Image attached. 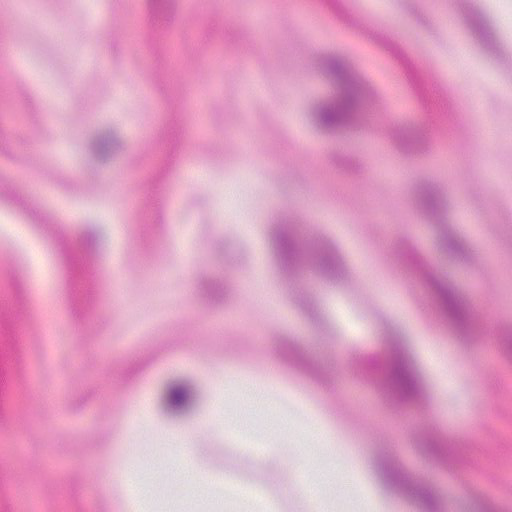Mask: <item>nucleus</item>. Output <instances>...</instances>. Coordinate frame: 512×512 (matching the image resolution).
<instances>
[{
    "label": "nucleus",
    "instance_id": "obj_1",
    "mask_svg": "<svg viewBox=\"0 0 512 512\" xmlns=\"http://www.w3.org/2000/svg\"><path fill=\"white\" fill-rule=\"evenodd\" d=\"M322 70L333 85L335 95L331 102L313 109L314 121L325 129L356 123L376 100L373 88L342 58L327 57L322 62Z\"/></svg>",
    "mask_w": 512,
    "mask_h": 512
},
{
    "label": "nucleus",
    "instance_id": "obj_2",
    "mask_svg": "<svg viewBox=\"0 0 512 512\" xmlns=\"http://www.w3.org/2000/svg\"><path fill=\"white\" fill-rule=\"evenodd\" d=\"M271 244L285 272L307 259L327 279L340 280L347 275L344 258L330 238L322 236L306 242L296 235L293 226H276L271 233Z\"/></svg>",
    "mask_w": 512,
    "mask_h": 512
},
{
    "label": "nucleus",
    "instance_id": "obj_3",
    "mask_svg": "<svg viewBox=\"0 0 512 512\" xmlns=\"http://www.w3.org/2000/svg\"><path fill=\"white\" fill-rule=\"evenodd\" d=\"M397 257L414 268L425 286L435 293L446 318L463 341H468L477 325L476 316L466 296L452 283L437 279L418 255L408 239H400L395 246Z\"/></svg>",
    "mask_w": 512,
    "mask_h": 512
},
{
    "label": "nucleus",
    "instance_id": "obj_4",
    "mask_svg": "<svg viewBox=\"0 0 512 512\" xmlns=\"http://www.w3.org/2000/svg\"><path fill=\"white\" fill-rule=\"evenodd\" d=\"M375 468L385 489L401 496L421 512H441L438 494L426 482L409 474L393 453H380Z\"/></svg>",
    "mask_w": 512,
    "mask_h": 512
},
{
    "label": "nucleus",
    "instance_id": "obj_5",
    "mask_svg": "<svg viewBox=\"0 0 512 512\" xmlns=\"http://www.w3.org/2000/svg\"><path fill=\"white\" fill-rule=\"evenodd\" d=\"M379 389L390 406L408 402L420 405L430 395L414 356L399 347L394 351L391 371L379 384Z\"/></svg>",
    "mask_w": 512,
    "mask_h": 512
},
{
    "label": "nucleus",
    "instance_id": "obj_6",
    "mask_svg": "<svg viewBox=\"0 0 512 512\" xmlns=\"http://www.w3.org/2000/svg\"><path fill=\"white\" fill-rule=\"evenodd\" d=\"M276 352L278 356L295 367L300 372L310 376L312 379L322 382L324 380L323 367L316 362L308 360L300 351L298 346L291 340L279 337L276 340Z\"/></svg>",
    "mask_w": 512,
    "mask_h": 512
},
{
    "label": "nucleus",
    "instance_id": "obj_7",
    "mask_svg": "<svg viewBox=\"0 0 512 512\" xmlns=\"http://www.w3.org/2000/svg\"><path fill=\"white\" fill-rule=\"evenodd\" d=\"M416 445L419 452L432 461L446 464L457 458L456 444L440 436H423L417 439Z\"/></svg>",
    "mask_w": 512,
    "mask_h": 512
},
{
    "label": "nucleus",
    "instance_id": "obj_8",
    "mask_svg": "<svg viewBox=\"0 0 512 512\" xmlns=\"http://www.w3.org/2000/svg\"><path fill=\"white\" fill-rule=\"evenodd\" d=\"M193 406V398L184 385H171L167 390L163 410L167 416H181L188 413Z\"/></svg>",
    "mask_w": 512,
    "mask_h": 512
},
{
    "label": "nucleus",
    "instance_id": "obj_9",
    "mask_svg": "<svg viewBox=\"0 0 512 512\" xmlns=\"http://www.w3.org/2000/svg\"><path fill=\"white\" fill-rule=\"evenodd\" d=\"M123 146L115 131L109 130L98 134L91 143L92 154L99 160H106L117 153Z\"/></svg>",
    "mask_w": 512,
    "mask_h": 512
},
{
    "label": "nucleus",
    "instance_id": "obj_10",
    "mask_svg": "<svg viewBox=\"0 0 512 512\" xmlns=\"http://www.w3.org/2000/svg\"><path fill=\"white\" fill-rule=\"evenodd\" d=\"M465 19L480 43L489 49L494 39L484 16L477 9L469 8L465 11Z\"/></svg>",
    "mask_w": 512,
    "mask_h": 512
},
{
    "label": "nucleus",
    "instance_id": "obj_11",
    "mask_svg": "<svg viewBox=\"0 0 512 512\" xmlns=\"http://www.w3.org/2000/svg\"><path fill=\"white\" fill-rule=\"evenodd\" d=\"M444 227L447 228V226ZM438 244L443 252L447 253L454 259L467 261L470 258L463 240L452 234L447 229H443L441 231Z\"/></svg>",
    "mask_w": 512,
    "mask_h": 512
},
{
    "label": "nucleus",
    "instance_id": "obj_12",
    "mask_svg": "<svg viewBox=\"0 0 512 512\" xmlns=\"http://www.w3.org/2000/svg\"><path fill=\"white\" fill-rule=\"evenodd\" d=\"M392 142L402 150L412 149L420 141V132L413 126H397L390 132Z\"/></svg>",
    "mask_w": 512,
    "mask_h": 512
},
{
    "label": "nucleus",
    "instance_id": "obj_13",
    "mask_svg": "<svg viewBox=\"0 0 512 512\" xmlns=\"http://www.w3.org/2000/svg\"><path fill=\"white\" fill-rule=\"evenodd\" d=\"M227 292V286L218 280L203 278L199 282L200 295L211 302H218L222 300Z\"/></svg>",
    "mask_w": 512,
    "mask_h": 512
},
{
    "label": "nucleus",
    "instance_id": "obj_14",
    "mask_svg": "<svg viewBox=\"0 0 512 512\" xmlns=\"http://www.w3.org/2000/svg\"><path fill=\"white\" fill-rule=\"evenodd\" d=\"M69 287L72 313L79 316L78 307L84 302H88V295L82 286L79 287L77 284L73 283L72 280L69 281Z\"/></svg>",
    "mask_w": 512,
    "mask_h": 512
},
{
    "label": "nucleus",
    "instance_id": "obj_15",
    "mask_svg": "<svg viewBox=\"0 0 512 512\" xmlns=\"http://www.w3.org/2000/svg\"><path fill=\"white\" fill-rule=\"evenodd\" d=\"M471 512H507L505 510H496L490 499L484 494H476L473 496Z\"/></svg>",
    "mask_w": 512,
    "mask_h": 512
},
{
    "label": "nucleus",
    "instance_id": "obj_16",
    "mask_svg": "<svg viewBox=\"0 0 512 512\" xmlns=\"http://www.w3.org/2000/svg\"><path fill=\"white\" fill-rule=\"evenodd\" d=\"M501 345L512 361V327H506L501 331Z\"/></svg>",
    "mask_w": 512,
    "mask_h": 512
},
{
    "label": "nucleus",
    "instance_id": "obj_17",
    "mask_svg": "<svg viewBox=\"0 0 512 512\" xmlns=\"http://www.w3.org/2000/svg\"><path fill=\"white\" fill-rule=\"evenodd\" d=\"M297 304L311 318H315L317 316L316 306L314 305V302L309 297L301 296V297L297 298Z\"/></svg>",
    "mask_w": 512,
    "mask_h": 512
},
{
    "label": "nucleus",
    "instance_id": "obj_18",
    "mask_svg": "<svg viewBox=\"0 0 512 512\" xmlns=\"http://www.w3.org/2000/svg\"><path fill=\"white\" fill-rule=\"evenodd\" d=\"M98 243V237L94 234H87L81 239V246L83 249L89 251L94 248Z\"/></svg>",
    "mask_w": 512,
    "mask_h": 512
},
{
    "label": "nucleus",
    "instance_id": "obj_19",
    "mask_svg": "<svg viewBox=\"0 0 512 512\" xmlns=\"http://www.w3.org/2000/svg\"><path fill=\"white\" fill-rule=\"evenodd\" d=\"M148 2L151 10L155 13L172 5V0H148Z\"/></svg>",
    "mask_w": 512,
    "mask_h": 512
},
{
    "label": "nucleus",
    "instance_id": "obj_20",
    "mask_svg": "<svg viewBox=\"0 0 512 512\" xmlns=\"http://www.w3.org/2000/svg\"><path fill=\"white\" fill-rule=\"evenodd\" d=\"M424 212L426 214H434L435 213V205L434 203L427 202L424 206Z\"/></svg>",
    "mask_w": 512,
    "mask_h": 512
},
{
    "label": "nucleus",
    "instance_id": "obj_21",
    "mask_svg": "<svg viewBox=\"0 0 512 512\" xmlns=\"http://www.w3.org/2000/svg\"><path fill=\"white\" fill-rule=\"evenodd\" d=\"M66 257H67V262H68L69 268H70V270H72L74 264H73L72 260L69 258L68 255Z\"/></svg>",
    "mask_w": 512,
    "mask_h": 512
}]
</instances>
